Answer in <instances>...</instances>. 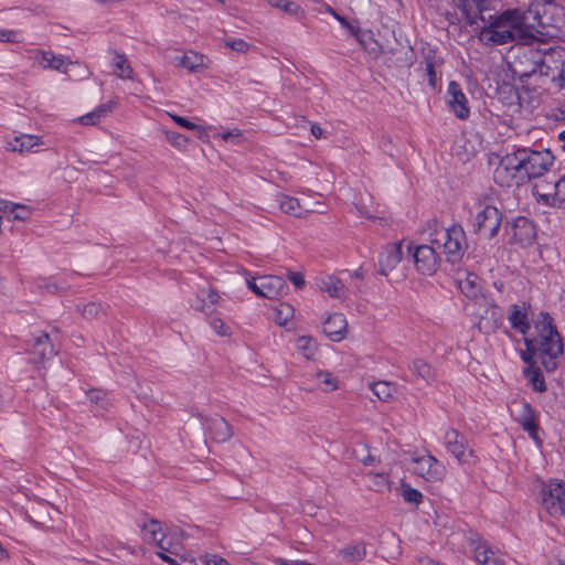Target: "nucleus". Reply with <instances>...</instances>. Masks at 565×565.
I'll list each match as a JSON object with an SVG mask.
<instances>
[{
    "mask_svg": "<svg viewBox=\"0 0 565 565\" xmlns=\"http://www.w3.org/2000/svg\"><path fill=\"white\" fill-rule=\"evenodd\" d=\"M554 159L548 149L518 148L500 160L493 173L494 181L501 186L522 185L547 172Z\"/></svg>",
    "mask_w": 565,
    "mask_h": 565,
    "instance_id": "obj_1",
    "label": "nucleus"
},
{
    "mask_svg": "<svg viewBox=\"0 0 565 565\" xmlns=\"http://www.w3.org/2000/svg\"><path fill=\"white\" fill-rule=\"evenodd\" d=\"M536 337L524 338L525 351L522 360L533 367L536 359L547 372H554L558 366V358L563 354L562 337L553 324L547 312H541L534 324Z\"/></svg>",
    "mask_w": 565,
    "mask_h": 565,
    "instance_id": "obj_2",
    "label": "nucleus"
},
{
    "mask_svg": "<svg viewBox=\"0 0 565 565\" xmlns=\"http://www.w3.org/2000/svg\"><path fill=\"white\" fill-rule=\"evenodd\" d=\"M524 19L516 10H507L500 15L488 14L483 25L477 26L478 39L487 46L526 41L532 34L525 29Z\"/></svg>",
    "mask_w": 565,
    "mask_h": 565,
    "instance_id": "obj_3",
    "label": "nucleus"
},
{
    "mask_svg": "<svg viewBox=\"0 0 565 565\" xmlns=\"http://www.w3.org/2000/svg\"><path fill=\"white\" fill-rule=\"evenodd\" d=\"M427 226L429 231V243L441 248L448 263H459L468 248L467 237L462 226L455 224L448 228H444L438 225L436 220L428 222Z\"/></svg>",
    "mask_w": 565,
    "mask_h": 565,
    "instance_id": "obj_4",
    "label": "nucleus"
},
{
    "mask_svg": "<svg viewBox=\"0 0 565 565\" xmlns=\"http://www.w3.org/2000/svg\"><path fill=\"white\" fill-rule=\"evenodd\" d=\"M501 222L502 214L495 206L479 203L478 212L472 224L473 232L483 238L491 239L497 236Z\"/></svg>",
    "mask_w": 565,
    "mask_h": 565,
    "instance_id": "obj_5",
    "label": "nucleus"
},
{
    "mask_svg": "<svg viewBox=\"0 0 565 565\" xmlns=\"http://www.w3.org/2000/svg\"><path fill=\"white\" fill-rule=\"evenodd\" d=\"M543 505L553 518L565 516V483L551 480L543 488Z\"/></svg>",
    "mask_w": 565,
    "mask_h": 565,
    "instance_id": "obj_6",
    "label": "nucleus"
},
{
    "mask_svg": "<svg viewBox=\"0 0 565 565\" xmlns=\"http://www.w3.org/2000/svg\"><path fill=\"white\" fill-rule=\"evenodd\" d=\"M512 416L520 424L522 429L536 443H541L539 437V415L536 411L526 401L513 402Z\"/></svg>",
    "mask_w": 565,
    "mask_h": 565,
    "instance_id": "obj_7",
    "label": "nucleus"
},
{
    "mask_svg": "<svg viewBox=\"0 0 565 565\" xmlns=\"http://www.w3.org/2000/svg\"><path fill=\"white\" fill-rule=\"evenodd\" d=\"M505 232L511 244L529 246L533 243L536 232L534 224L524 216H519L505 224Z\"/></svg>",
    "mask_w": 565,
    "mask_h": 565,
    "instance_id": "obj_8",
    "label": "nucleus"
},
{
    "mask_svg": "<svg viewBox=\"0 0 565 565\" xmlns=\"http://www.w3.org/2000/svg\"><path fill=\"white\" fill-rule=\"evenodd\" d=\"M435 246L436 245L433 244H423L414 247L413 258L419 274L433 276L437 271L440 265V257L438 256Z\"/></svg>",
    "mask_w": 565,
    "mask_h": 565,
    "instance_id": "obj_9",
    "label": "nucleus"
},
{
    "mask_svg": "<svg viewBox=\"0 0 565 565\" xmlns=\"http://www.w3.org/2000/svg\"><path fill=\"white\" fill-rule=\"evenodd\" d=\"M28 345V352L32 355L34 363L51 360L57 354L52 335L45 331L34 334Z\"/></svg>",
    "mask_w": 565,
    "mask_h": 565,
    "instance_id": "obj_10",
    "label": "nucleus"
},
{
    "mask_svg": "<svg viewBox=\"0 0 565 565\" xmlns=\"http://www.w3.org/2000/svg\"><path fill=\"white\" fill-rule=\"evenodd\" d=\"M444 444L459 463H468L475 457L473 450L467 448V438L454 428L445 433Z\"/></svg>",
    "mask_w": 565,
    "mask_h": 565,
    "instance_id": "obj_11",
    "label": "nucleus"
},
{
    "mask_svg": "<svg viewBox=\"0 0 565 565\" xmlns=\"http://www.w3.org/2000/svg\"><path fill=\"white\" fill-rule=\"evenodd\" d=\"M413 465V472L430 482L441 480L446 470L433 455L416 457Z\"/></svg>",
    "mask_w": 565,
    "mask_h": 565,
    "instance_id": "obj_12",
    "label": "nucleus"
},
{
    "mask_svg": "<svg viewBox=\"0 0 565 565\" xmlns=\"http://www.w3.org/2000/svg\"><path fill=\"white\" fill-rule=\"evenodd\" d=\"M461 10L462 15L470 26H478L479 21L486 22L490 0H454Z\"/></svg>",
    "mask_w": 565,
    "mask_h": 565,
    "instance_id": "obj_13",
    "label": "nucleus"
},
{
    "mask_svg": "<svg viewBox=\"0 0 565 565\" xmlns=\"http://www.w3.org/2000/svg\"><path fill=\"white\" fill-rule=\"evenodd\" d=\"M503 310L493 302L486 301L483 313L480 316L478 328L484 334L495 332L503 324Z\"/></svg>",
    "mask_w": 565,
    "mask_h": 565,
    "instance_id": "obj_14",
    "label": "nucleus"
},
{
    "mask_svg": "<svg viewBox=\"0 0 565 565\" xmlns=\"http://www.w3.org/2000/svg\"><path fill=\"white\" fill-rule=\"evenodd\" d=\"M555 10H561L555 4V0H534L530 4L527 10L529 15L525 17V19L532 17L537 24L542 26H550L553 25L552 14Z\"/></svg>",
    "mask_w": 565,
    "mask_h": 565,
    "instance_id": "obj_15",
    "label": "nucleus"
},
{
    "mask_svg": "<svg viewBox=\"0 0 565 565\" xmlns=\"http://www.w3.org/2000/svg\"><path fill=\"white\" fill-rule=\"evenodd\" d=\"M447 97V103L455 115L459 119H467L470 115L468 99L457 82H449Z\"/></svg>",
    "mask_w": 565,
    "mask_h": 565,
    "instance_id": "obj_16",
    "label": "nucleus"
},
{
    "mask_svg": "<svg viewBox=\"0 0 565 565\" xmlns=\"http://www.w3.org/2000/svg\"><path fill=\"white\" fill-rule=\"evenodd\" d=\"M202 424L216 443H225L233 436L232 426L221 416L206 417Z\"/></svg>",
    "mask_w": 565,
    "mask_h": 565,
    "instance_id": "obj_17",
    "label": "nucleus"
},
{
    "mask_svg": "<svg viewBox=\"0 0 565 565\" xmlns=\"http://www.w3.org/2000/svg\"><path fill=\"white\" fill-rule=\"evenodd\" d=\"M260 297L277 299L286 294L288 286L281 276L265 275L259 277Z\"/></svg>",
    "mask_w": 565,
    "mask_h": 565,
    "instance_id": "obj_18",
    "label": "nucleus"
},
{
    "mask_svg": "<svg viewBox=\"0 0 565 565\" xmlns=\"http://www.w3.org/2000/svg\"><path fill=\"white\" fill-rule=\"evenodd\" d=\"M402 243L387 245L379 257L380 274L387 276L402 260Z\"/></svg>",
    "mask_w": 565,
    "mask_h": 565,
    "instance_id": "obj_19",
    "label": "nucleus"
},
{
    "mask_svg": "<svg viewBox=\"0 0 565 565\" xmlns=\"http://www.w3.org/2000/svg\"><path fill=\"white\" fill-rule=\"evenodd\" d=\"M550 62L554 63L555 70L558 71L557 76H553V81L559 88H565V56L561 52L552 50L545 53V56L536 63L541 68L546 66L547 70H551Z\"/></svg>",
    "mask_w": 565,
    "mask_h": 565,
    "instance_id": "obj_20",
    "label": "nucleus"
},
{
    "mask_svg": "<svg viewBox=\"0 0 565 565\" xmlns=\"http://www.w3.org/2000/svg\"><path fill=\"white\" fill-rule=\"evenodd\" d=\"M347 319L342 313H333L323 322V333L333 342L343 339L347 330Z\"/></svg>",
    "mask_w": 565,
    "mask_h": 565,
    "instance_id": "obj_21",
    "label": "nucleus"
},
{
    "mask_svg": "<svg viewBox=\"0 0 565 565\" xmlns=\"http://www.w3.org/2000/svg\"><path fill=\"white\" fill-rule=\"evenodd\" d=\"M508 320L512 329L521 334L525 335L531 328L526 311L516 303L510 306Z\"/></svg>",
    "mask_w": 565,
    "mask_h": 565,
    "instance_id": "obj_22",
    "label": "nucleus"
},
{
    "mask_svg": "<svg viewBox=\"0 0 565 565\" xmlns=\"http://www.w3.org/2000/svg\"><path fill=\"white\" fill-rule=\"evenodd\" d=\"M473 554L475 559L482 565H505L504 559L484 542L476 545Z\"/></svg>",
    "mask_w": 565,
    "mask_h": 565,
    "instance_id": "obj_23",
    "label": "nucleus"
},
{
    "mask_svg": "<svg viewBox=\"0 0 565 565\" xmlns=\"http://www.w3.org/2000/svg\"><path fill=\"white\" fill-rule=\"evenodd\" d=\"M41 138L35 135H21L7 141L6 148L10 151L26 152L31 151L35 146L41 145Z\"/></svg>",
    "mask_w": 565,
    "mask_h": 565,
    "instance_id": "obj_24",
    "label": "nucleus"
},
{
    "mask_svg": "<svg viewBox=\"0 0 565 565\" xmlns=\"http://www.w3.org/2000/svg\"><path fill=\"white\" fill-rule=\"evenodd\" d=\"M206 61L207 58L203 54H199L194 51H188L178 58L177 65L194 73L207 68Z\"/></svg>",
    "mask_w": 565,
    "mask_h": 565,
    "instance_id": "obj_25",
    "label": "nucleus"
},
{
    "mask_svg": "<svg viewBox=\"0 0 565 565\" xmlns=\"http://www.w3.org/2000/svg\"><path fill=\"white\" fill-rule=\"evenodd\" d=\"M409 370L417 379L430 384L436 380V372L434 367L424 359H415L409 365Z\"/></svg>",
    "mask_w": 565,
    "mask_h": 565,
    "instance_id": "obj_26",
    "label": "nucleus"
},
{
    "mask_svg": "<svg viewBox=\"0 0 565 565\" xmlns=\"http://www.w3.org/2000/svg\"><path fill=\"white\" fill-rule=\"evenodd\" d=\"M276 202L278 203L279 209L286 214L301 217L305 212L299 200L296 198L279 193L276 195Z\"/></svg>",
    "mask_w": 565,
    "mask_h": 565,
    "instance_id": "obj_27",
    "label": "nucleus"
},
{
    "mask_svg": "<svg viewBox=\"0 0 565 565\" xmlns=\"http://www.w3.org/2000/svg\"><path fill=\"white\" fill-rule=\"evenodd\" d=\"M542 201L551 206H561L565 202V174L554 183V192L541 195Z\"/></svg>",
    "mask_w": 565,
    "mask_h": 565,
    "instance_id": "obj_28",
    "label": "nucleus"
},
{
    "mask_svg": "<svg viewBox=\"0 0 565 565\" xmlns=\"http://www.w3.org/2000/svg\"><path fill=\"white\" fill-rule=\"evenodd\" d=\"M458 287L470 299H478L481 294L479 277L475 274H467L465 279L458 281Z\"/></svg>",
    "mask_w": 565,
    "mask_h": 565,
    "instance_id": "obj_29",
    "label": "nucleus"
},
{
    "mask_svg": "<svg viewBox=\"0 0 565 565\" xmlns=\"http://www.w3.org/2000/svg\"><path fill=\"white\" fill-rule=\"evenodd\" d=\"M338 554L348 562L359 563L366 556V550L363 543H354L340 548Z\"/></svg>",
    "mask_w": 565,
    "mask_h": 565,
    "instance_id": "obj_30",
    "label": "nucleus"
},
{
    "mask_svg": "<svg viewBox=\"0 0 565 565\" xmlns=\"http://www.w3.org/2000/svg\"><path fill=\"white\" fill-rule=\"evenodd\" d=\"M319 288L328 292L330 297L339 298L342 295L344 285L334 276H324L319 280Z\"/></svg>",
    "mask_w": 565,
    "mask_h": 565,
    "instance_id": "obj_31",
    "label": "nucleus"
},
{
    "mask_svg": "<svg viewBox=\"0 0 565 565\" xmlns=\"http://www.w3.org/2000/svg\"><path fill=\"white\" fill-rule=\"evenodd\" d=\"M296 347L298 352L306 359H312L318 350L316 340L306 335L297 339Z\"/></svg>",
    "mask_w": 565,
    "mask_h": 565,
    "instance_id": "obj_32",
    "label": "nucleus"
},
{
    "mask_svg": "<svg viewBox=\"0 0 565 565\" xmlns=\"http://www.w3.org/2000/svg\"><path fill=\"white\" fill-rule=\"evenodd\" d=\"M114 73L120 78H131L132 68L128 64V61L124 54L115 53L114 57Z\"/></svg>",
    "mask_w": 565,
    "mask_h": 565,
    "instance_id": "obj_33",
    "label": "nucleus"
},
{
    "mask_svg": "<svg viewBox=\"0 0 565 565\" xmlns=\"http://www.w3.org/2000/svg\"><path fill=\"white\" fill-rule=\"evenodd\" d=\"M524 375L529 379L532 388L536 392L543 393L546 391L544 376L540 369L529 367L524 371Z\"/></svg>",
    "mask_w": 565,
    "mask_h": 565,
    "instance_id": "obj_34",
    "label": "nucleus"
},
{
    "mask_svg": "<svg viewBox=\"0 0 565 565\" xmlns=\"http://www.w3.org/2000/svg\"><path fill=\"white\" fill-rule=\"evenodd\" d=\"M142 531L145 534V539L156 544L158 543L162 535H166L162 532L160 522H158L157 520H150L149 522L145 523L142 526Z\"/></svg>",
    "mask_w": 565,
    "mask_h": 565,
    "instance_id": "obj_35",
    "label": "nucleus"
},
{
    "mask_svg": "<svg viewBox=\"0 0 565 565\" xmlns=\"http://www.w3.org/2000/svg\"><path fill=\"white\" fill-rule=\"evenodd\" d=\"M90 403L100 407L102 411H108L113 405L108 394L102 390H92L87 393Z\"/></svg>",
    "mask_w": 565,
    "mask_h": 565,
    "instance_id": "obj_36",
    "label": "nucleus"
},
{
    "mask_svg": "<svg viewBox=\"0 0 565 565\" xmlns=\"http://www.w3.org/2000/svg\"><path fill=\"white\" fill-rule=\"evenodd\" d=\"M425 71H426V75L428 77V85L435 89L437 87V82H438V77H437V73H436V67L437 66H440L441 65V61H437L436 57L434 56H425Z\"/></svg>",
    "mask_w": 565,
    "mask_h": 565,
    "instance_id": "obj_37",
    "label": "nucleus"
},
{
    "mask_svg": "<svg viewBox=\"0 0 565 565\" xmlns=\"http://www.w3.org/2000/svg\"><path fill=\"white\" fill-rule=\"evenodd\" d=\"M7 213L12 215V220L26 221L31 215V209L22 204H15L7 201Z\"/></svg>",
    "mask_w": 565,
    "mask_h": 565,
    "instance_id": "obj_38",
    "label": "nucleus"
},
{
    "mask_svg": "<svg viewBox=\"0 0 565 565\" xmlns=\"http://www.w3.org/2000/svg\"><path fill=\"white\" fill-rule=\"evenodd\" d=\"M401 495L405 502L418 505L423 500V494L417 489L412 488L408 483L402 482Z\"/></svg>",
    "mask_w": 565,
    "mask_h": 565,
    "instance_id": "obj_39",
    "label": "nucleus"
},
{
    "mask_svg": "<svg viewBox=\"0 0 565 565\" xmlns=\"http://www.w3.org/2000/svg\"><path fill=\"white\" fill-rule=\"evenodd\" d=\"M372 392L383 402H387L393 396V386L388 382H375L371 386Z\"/></svg>",
    "mask_w": 565,
    "mask_h": 565,
    "instance_id": "obj_40",
    "label": "nucleus"
},
{
    "mask_svg": "<svg viewBox=\"0 0 565 565\" xmlns=\"http://www.w3.org/2000/svg\"><path fill=\"white\" fill-rule=\"evenodd\" d=\"M268 3L274 7L282 10L286 13L291 15H298L303 13L300 6L290 0H268Z\"/></svg>",
    "mask_w": 565,
    "mask_h": 565,
    "instance_id": "obj_41",
    "label": "nucleus"
},
{
    "mask_svg": "<svg viewBox=\"0 0 565 565\" xmlns=\"http://www.w3.org/2000/svg\"><path fill=\"white\" fill-rule=\"evenodd\" d=\"M42 63L44 64V67H49L56 71H63V66L65 64L62 57L55 56L51 52L42 53Z\"/></svg>",
    "mask_w": 565,
    "mask_h": 565,
    "instance_id": "obj_42",
    "label": "nucleus"
},
{
    "mask_svg": "<svg viewBox=\"0 0 565 565\" xmlns=\"http://www.w3.org/2000/svg\"><path fill=\"white\" fill-rule=\"evenodd\" d=\"M82 316L86 319L100 318L104 315V309L100 303L89 302L81 310Z\"/></svg>",
    "mask_w": 565,
    "mask_h": 565,
    "instance_id": "obj_43",
    "label": "nucleus"
},
{
    "mask_svg": "<svg viewBox=\"0 0 565 565\" xmlns=\"http://www.w3.org/2000/svg\"><path fill=\"white\" fill-rule=\"evenodd\" d=\"M38 287L45 289L50 294H60L61 291L68 289L67 285H58L57 282L51 281V279L47 278L39 279Z\"/></svg>",
    "mask_w": 565,
    "mask_h": 565,
    "instance_id": "obj_44",
    "label": "nucleus"
},
{
    "mask_svg": "<svg viewBox=\"0 0 565 565\" xmlns=\"http://www.w3.org/2000/svg\"><path fill=\"white\" fill-rule=\"evenodd\" d=\"M158 555L166 562L171 565H196V562L192 557H185L183 555L175 554V556H169L163 553H158Z\"/></svg>",
    "mask_w": 565,
    "mask_h": 565,
    "instance_id": "obj_45",
    "label": "nucleus"
},
{
    "mask_svg": "<svg viewBox=\"0 0 565 565\" xmlns=\"http://www.w3.org/2000/svg\"><path fill=\"white\" fill-rule=\"evenodd\" d=\"M317 380L320 383L326 385V391H334L338 388L337 379L332 375V373L328 371H319L316 374Z\"/></svg>",
    "mask_w": 565,
    "mask_h": 565,
    "instance_id": "obj_46",
    "label": "nucleus"
},
{
    "mask_svg": "<svg viewBox=\"0 0 565 565\" xmlns=\"http://www.w3.org/2000/svg\"><path fill=\"white\" fill-rule=\"evenodd\" d=\"M294 317V308L287 303H281L277 309L276 321L280 326L287 324L288 320Z\"/></svg>",
    "mask_w": 565,
    "mask_h": 565,
    "instance_id": "obj_47",
    "label": "nucleus"
},
{
    "mask_svg": "<svg viewBox=\"0 0 565 565\" xmlns=\"http://www.w3.org/2000/svg\"><path fill=\"white\" fill-rule=\"evenodd\" d=\"M167 140L178 149H184L188 145V138L177 131H166Z\"/></svg>",
    "mask_w": 565,
    "mask_h": 565,
    "instance_id": "obj_48",
    "label": "nucleus"
},
{
    "mask_svg": "<svg viewBox=\"0 0 565 565\" xmlns=\"http://www.w3.org/2000/svg\"><path fill=\"white\" fill-rule=\"evenodd\" d=\"M192 307L201 312L204 313H212L214 311V308L211 307V305L205 299V290H201L198 295L196 302L192 305Z\"/></svg>",
    "mask_w": 565,
    "mask_h": 565,
    "instance_id": "obj_49",
    "label": "nucleus"
},
{
    "mask_svg": "<svg viewBox=\"0 0 565 565\" xmlns=\"http://www.w3.org/2000/svg\"><path fill=\"white\" fill-rule=\"evenodd\" d=\"M156 545L161 550L160 553L168 552L173 556L178 554V544H173L167 535H162Z\"/></svg>",
    "mask_w": 565,
    "mask_h": 565,
    "instance_id": "obj_50",
    "label": "nucleus"
},
{
    "mask_svg": "<svg viewBox=\"0 0 565 565\" xmlns=\"http://www.w3.org/2000/svg\"><path fill=\"white\" fill-rule=\"evenodd\" d=\"M173 121L189 130H202V127L179 115H170Z\"/></svg>",
    "mask_w": 565,
    "mask_h": 565,
    "instance_id": "obj_51",
    "label": "nucleus"
},
{
    "mask_svg": "<svg viewBox=\"0 0 565 565\" xmlns=\"http://www.w3.org/2000/svg\"><path fill=\"white\" fill-rule=\"evenodd\" d=\"M226 46L233 51L245 53L249 49V44L242 39L226 41Z\"/></svg>",
    "mask_w": 565,
    "mask_h": 565,
    "instance_id": "obj_52",
    "label": "nucleus"
},
{
    "mask_svg": "<svg viewBox=\"0 0 565 565\" xmlns=\"http://www.w3.org/2000/svg\"><path fill=\"white\" fill-rule=\"evenodd\" d=\"M221 137L226 142L238 145L242 139V134L238 129L227 130L221 134Z\"/></svg>",
    "mask_w": 565,
    "mask_h": 565,
    "instance_id": "obj_53",
    "label": "nucleus"
},
{
    "mask_svg": "<svg viewBox=\"0 0 565 565\" xmlns=\"http://www.w3.org/2000/svg\"><path fill=\"white\" fill-rule=\"evenodd\" d=\"M287 278L295 285L297 289H302L306 285L303 275L301 273L287 270Z\"/></svg>",
    "mask_w": 565,
    "mask_h": 565,
    "instance_id": "obj_54",
    "label": "nucleus"
},
{
    "mask_svg": "<svg viewBox=\"0 0 565 565\" xmlns=\"http://www.w3.org/2000/svg\"><path fill=\"white\" fill-rule=\"evenodd\" d=\"M212 329L220 335H226L227 334V327L225 326L224 321L220 318H213L210 322Z\"/></svg>",
    "mask_w": 565,
    "mask_h": 565,
    "instance_id": "obj_55",
    "label": "nucleus"
},
{
    "mask_svg": "<svg viewBox=\"0 0 565 565\" xmlns=\"http://www.w3.org/2000/svg\"><path fill=\"white\" fill-rule=\"evenodd\" d=\"M19 32L13 30H0V42H19Z\"/></svg>",
    "mask_w": 565,
    "mask_h": 565,
    "instance_id": "obj_56",
    "label": "nucleus"
},
{
    "mask_svg": "<svg viewBox=\"0 0 565 565\" xmlns=\"http://www.w3.org/2000/svg\"><path fill=\"white\" fill-rule=\"evenodd\" d=\"M116 103L108 102L105 104L99 105L95 110V113L98 115L99 119L106 117L109 113L113 111Z\"/></svg>",
    "mask_w": 565,
    "mask_h": 565,
    "instance_id": "obj_57",
    "label": "nucleus"
},
{
    "mask_svg": "<svg viewBox=\"0 0 565 565\" xmlns=\"http://www.w3.org/2000/svg\"><path fill=\"white\" fill-rule=\"evenodd\" d=\"M328 12L331 13L343 26H347L350 29V31L358 36L359 29L353 28L350 25V23L347 21L344 17H341L331 7L328 6Z\"/></svg>",
    "mask_w": 565,
    "mask_h": 565,
    "instance_id": "obj_58",
    "label": "nucleus"
},
{
    "mask_svg": "<svg viewBox=\"0 0 565 565\" xmlns=\"http://www.w3.org/2000/svg\"><path fill=\"white\" fill-rule=\"evenodd\" d=\"M99 120L100 119H99L98 115L95 113V110H93L79 118V122L82 125H95Z\"/></svg>",
    "mask_w": 565,
    "mask_h": 565,
    "instance_id": "obj_59",
    "label": "nucleus"
},
{
    "mask_svg": "<svg viewBox=\"0 0 565 565\" xmlns=\"http://www.w3.org/2000/svg\"><path fill=\"white\" fill-rule=\"evenodd\" d=\"M205 565H230V563L217 555H206L205 556Z\"/></svg>",
    "mask_w": 565,
    "mask_h": 565,
    "instance_id": "obj_60",
    "label": "nucleus"
},
{
    "mask_svg": "<svg viewBox=\"0 0 565 565\" xmlns=\"http://www.w3.org/2000/svg\"><path fill=\"white\" fill-rule=\"evenodd\" d=\"M205 299L214 308V305L218 301L220 296L214 290H205Z\"/></svg>",
    "mask_w": 565,
    "mask_h": 565,
    "instance_id": "obj_61",
    "label": "nucleus"
},
{
    "mask_svg": "<svg viewBox=\"0 0 565 565\" xmlns=\"http://www.w3.org/2000/svg\"><path fill=\"white\" fill-rule=\"evenodd\" d=\"M247 286L253 292L260 297L259 277L257 279L247 280Z\"/></svg>",
    "mask_w": 565,
    "mask_h": 565,
    "instance_id": "obj_62",
    "label": "nucleus"
},
{
    "mask_svg": "<svg viewBox=\"0 0 565 565\" xmlns=\"http://www.w3.org/2000/svg\"><path fill=\"white\" fill-rule=\"evenodd\" d=\"M276 563L279 565H315V564L307 563L303 561H289V559H284V558H278L276 561Z\"/></svg>",
    "mask_w": 565,
    "mask_h": 565,
    "instance_id": "obj_63",
    "label": "nucleus"
},
{
    "mask_svg": "<svg viewBox=\"0 0 565 565\" xmlns=\"http://www.w3.org/2000/svg\"><path fill=\"white\" fill-rule=\"evenodd\" d=\"M418 563L419 565H440L438 562L428 556H420L418 558Z\"/></svg>",
    "mask_w": 565,
    "mask_h": 565,
    "instance_id": "obj_64",
    "label": "nucleus"
}]
</instances>
